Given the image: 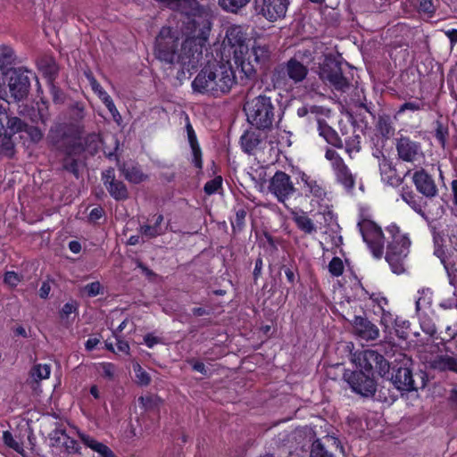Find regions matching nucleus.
Listing matches in <instances>:
<instances>
[{"instance_id": "864d4df0", "label": "nucleus", "mask_w": 457, "mask_h": 457, "mask_svg": "<svg viewBox=\"0 0 457 457\" xmlns=\"http://www.w3.org/2000/svg\"><path fill=\"white\" fill-rule=\"evenodd\" d=\"M457 336V326H447L445 328V336L443 338L445 341H450Z\"/></svg>"}, {"instance_id": "c03bdc74", "label": "nucleus", "mask_w": 457, "mask_h": 457, "mask_svg": "<svg viewBox=\"0 0 457 457\" xmlns=\"http://www.w3.org/2000/svg\"><path fill=\"white\" fill-rule=\"evenodd\" d=\"M311 457H334L332 453H328L319 441L312 445Z\"/></svg>"}, {"instance_id": "37998d69", "label": "nucleus", "mask_w": 457, "mask_h": 457, "mask_svg": "<svg viewBox=\"0 0 457 457\" xmlns=\"http://www.w3.org/2000/svg\"><path fill=\"white\" fill-rule=\"evenodd\" d=\"M89 83L92 90L98 96V97L104 101L108 96V93L101 87V85L91 76H88Z\"/></svg>"}, {"instance_id": "dca6fc26", "label": "nucleus", "mask_w": 457, "mask_h": 457, "mask_svg": "<svg viewBox=\"0 0 457 457\" xmlns=\"http://www.w3.org/2000/svg\"><path fill=\"white\" fill-rule=\"evenodd\" d=\"M417 190L427 197H433L437 193L433 179L424 170L416 171L412 177Z\"/></svg>"}, {"instance_id": "bb28decb", "label": "nucleus", "mask_w": 457, "mask_h": 457, "mask_svg": "<svg viewBox=\"0 0 457 457\" xmlns=\"http://www.w3.org/2000/svg\"><path fill=\"white\" fill-rule=\"evenodd\" d=\"M293 220L295 222L298 228L307 234H312L316 231L313 221L303 212H294Z\"/></svg>"}, {"instance_id": "680f3d73", "label": "nucleus", "mask_w": 457, "mask_h": 457, "mask_svg": "<svg viewBox=\"0 0 457 457\" xmlns=\"http://www.w3.org/2000/svg\"><path fill=\"white\" fill-rule=\"evenodd\" d=\"M193 369H194V370H195L197 372H200V373H202L204 375L207 374V370L205 368V365L203 362L195 361L193 363Z\"/></svg>"}, {"instance_id": "0eeeda50", "label": "nucleus", "mask_w": 457, "mask_h": 457, "mask_svg": "<svg viewBox=\"0 0 457 457\" xmlns=\"http://www.w3.org/2000/svg\"><path fill=\"white\" fill-rule=\"evenodd\" d=\"M432 302L433 293L429 288H422L418 291V297L415 303L416 312L422 330L430 336L436 332V326L428 319L429 314L433 313L431 309Z\"/></svg>"}, {"instance_id": "c85d7f7f", "label": "nucleus", "mask_w": 457, "mask_h": 457, "mask_svg": "<svg viewBox=\"0 0 457 457\" xmlns=\"http://www.w3.org/2000/svg\"><path fill=\"white\" fill-rule=\"evenodd\" d=\"M120 170H121L126 179L131 183L137 184L145 179L144 173L134 165L124 164L120 166Z\"/></svg>"}, {"instance_id": "58836bf2", "label": "nucleus", "mask_w": 457, "mask_h": 457, "mask_svg": "<svg viewBox=\"0 0 457 457\" xmlns=\"http://www.w3.org/2000/svg\"><path fill=\"white\" fill-rule=\"evenodd\" d=\"M138 402L145 410H152L158 405L160 399L155 395H147L140 396Z\"/></svg>"}, {"instance_id": "a19ab883", "label": "nucleus", "mask_w": 457, "mask_h": 457, "mask_svg": "<svg viewBox=\"0 0 457 457\" xmlns=\"http://www.w3.org/2000/svg\"><path fill=\"white\" fill-rule=\"evenodd\" d=\"M222 185V178L220 176L215 177L213 179L208 181L204 185V192L207 195H212L218 192V190L221 187Z\"/></svg>"}, {"instance_id": "49530a36", "label": "nucleus", "mask_w": 457, "mask_h": 457, "mask_svg": "<svg viewBox=\"0 0 457 457\" xmlns=\"http://www.w3.org/2000/svg\"><path fill=\"white\" fill-rule=\"evenodd\" d=\"M4 283L11 287H16L21 281L20 276L13 271H7L4 278Z\"/></svg>"}, {"instance_id": "20e7f679", "label": "nucleus", "mask_w": 457, "mask_h": 457, "mask_svg": "<svg viewBox=\"0 0 457 457\" xmlns=\"http://www.w3.org/2000/svg\"><path fill=\"white\" fill-rule=\"evenodd\" d=\"M247 121L258 129H270L275 119V106L270 97L260 95L248 100L244 107Z\"/></svg>"}, {"instance_id": "4c0bfd02", "label": "nucleus", "mask_w": 457, "mask_h": 457, "mask_svg": "<svg viewBox=\"0 0 457 457\" xmlns=\"http://www.w3.org/2000/svg\"><path fill=\"white\" fill-rule=\"evenodd\" d=\"M82 294L88 297H95L104 294V287L100 282L94 281L83 287Z\"/></svg>"}, {"instance_id": "f8f14e48", "label": "nucleus", "mask_w": 457, "mask_h": 457, "mask_svg": "<svg viewBox=\"0 0 457 457\" xmlns=\"http://www.w3.org/2000/svg\"><path fill=\"white\" fill-rule=\"evenodd\" d=\"M345 378L352 389L363 396L373 395L376 392V384L371 375L365 374L363 371H355L345 374Z\"/></svg>"}, {"instance_id": "1a4fd4ad", "label": "nucleus", "mask_w": 457, "mask_h": 457, "mask_svg": "<svg viewBox=\"0 0 457 457\" xmlns=\"http://www.w3.org/2000/svg\"><path fill=\"white\" fill-rule=\"evenodd\" d=\"M325 157L330 162L337 181L346 189L353 188L355 178L345 163L343 158L333 149H328Z\"/></svg>"}, {"instance_id": "2f4dec72", "label": "nucleus", "mask_w": 457, "mask_h": 457, "mask_svg": "<svg viewBox=\"0 0 457 457\" xmlns=\"http://www.w3.org/2000/svg\"><path fill=\"white\" fill-rule=\"evenodd\" d=\"M6 119V131L15 134L25 130L26 124L18 117H8L6 113L0 112Z\"/></svg>"}, {"instance_id": "7c9ffc66", "label": "nucleus", "mask_w": 457, "mask_h": 457, "mask_svg": "<svg viewBox=\"0 0 457 457\" xmlns=\"http://www.w3.org/2000/svg\"><path fill=\"white\" fill-rule=\"evenodd\" d=\"M51 374V366L49 364H36L30 370V377L36 382L49 378Z\"/></svg>"}, {"instance_id": "8fccbe9b", "label": "nucleus", "mask_w": 457, "mask_h": 457, "mask_svg": "<svg viewBox=\"0 0 457 457\" xmlns=\"http://www.w3.org/2000/svg\"><path fill=\"white\" fill-rule=\"evenodd\" d=\"M395 318L393 314L385 309L381 310V324L384 325L386 328H387L393 326Z\"/></svg>"}, {"instance_id": "9b49d317", "label": "nucleus", "mask_w": 457, "mask_h": 457, "mask_svg": "<svg viewBox=\"0 0 457 457\" xmlns=\"http://www.w3.org/2000/svg\"><path fill=\"white\" fill-rule=\"evenodd\" d=\"M269 190L278 201L284 203L294 194L295 187L287 173L277 171L270 181Z\"/></svg>"}, {"instance_id": "c9c22d12", "label": "nucleus", "mask_w": 457, "mask_h": 457, "mask_svg": "<svg viewBox=\"0 0 457 457\" xmlns=\"http://www.w3.org/2000/svg\"><path fill=\"white\" fill-rule=\"evenodd\" d=\"M436 10V7L432 0H418V12L427 18H432Z\"/></svg>"}, {"instance_id": "09e8293b", "label": "nucleus", "mask_w": 457, "mask_h": 457, "mask_svg": "<svg viewBox=\"0 0 457 457\" xmlns=\"http://www.w3.org/2000/svg\"><path fill=\"white\" fill-rule=\"evenodd\" d=\"M422 107L423 103L421 101L408 102L401 105L399 112H403L407 110L414 112L420 110Z\"/></svg>"}, {"instance_id": "13d9d810", "label": "nucleus", "mask_w": 457, "mask_h": 457, "mask_svg": "<svg viewBox=\"0 0 457 457\" xmlns=\"http://www.w3.org/2000/svg\"><path fill=\"white\" fill-rule=\"evenodd\" d=\"M76 307L74 303H67L62 306V315L68 317L70 314H71L73 312H75Z\"/></svg>"}, {"instance_id": "4468645a", "label": "nucleus", "mask_w": 457, "mask_h": 457, "mask_svg": "<svg viewBox=\"0 0 457 457\" xmlns=\"http://www.w3.org/2000/svg\"><path fill=\"white\" fill-rule=\"evenodd\" d=\"M396 150L399 158L404 162H413L423 157L420 144L408 137H401L398 139Z\"/></svg>"}, {"instance_id": "f03ea898", "label": "nucleus", "mask_w": 457, "mask_h": 457, "mask_svg": "<svg viewBox=\"0 0 457 457\" xmlns=\"http://www.w3.org/2000/svg\"><path fill=\"white\" fill-rule=\"evenodd\" d=\"M167 7L185 13L187 21L180 38L178 29L162 27L154 42V55L161 62L183 72L195 69L212 30V11L195 0H159Z\"/></svg>"}, {"instance_id": "39448f33", "label": "nucleus", "mask_w": 457, "mask_h": 457, "mask_svg": "<svg viewBox=\"0 0 457 457\" xmlns=\"http://www.w3.org/2000/svg\"><path fill=\"white\" fill-rule=\"evenodd\" d=\"M353 361L360 368L359 371L373 376L378 373L383 377L389 371V363L384 356L374 350H365L354 354Z\"/></svg>"}, {"instance_id": "f3484780", "label": "nucleus", "mask_w": 457, "mask_h": 457, "mask_svg": "<svg viewBox=\"0 0 457 457\" xmlns=\"http://www.w3.org/2000/svg\"><path fill=\"white\" fill-rule=\"evenodd\" d=\"M299 179V183L303 184V189L306 195H312L317 199H322L326 195V191L321 182L315 178L301 172Z\"/></svg>"}, {"instance_id": "2eb2a0df", "label": "nucleus", "mask_w": 457, "mask_h": 457, "mask_svg": "<svg viewBox=\"0 0 457 457\" xmlns=\"http://www.w3.org/2000/svg\"><path fill=\"white\" fill-rule=\"evenodd\" d=\"M103 181L110 195L116 200H125L129 194L126 186L115 179L113 169H109L103 173Z\"/></svg>"}, {"instance_id": "f704fd0d", "label": "nucleus", "mask_w": 457, "mask_h": 457, "mask_svg": "<svg viewBox=\"0 0 457 457\" xmlns=\"http://www.w3.org/2000/svg\"><path fill=\"white\" fill-rule=\"evenodd\" d=\"M14 154V144L10 136L0 137V155L12 157Z\"/></svg>"}, {"instance_id": "6e6552de", "label": "nucleus", "mask_w": 457, "mask_h": 457, "mask_svg": "<svg viewBox=\"0 0 457 457\" xmlns=\"http://www.w3.org/2000/svg\"><path fill=\"white\" fill-rule=\"evenodd\" d=\"M28 72L23 68H17L7 71L6 74H4L8 81L9 93L14 101L23 99L29 93L30 82L27 75Z\"/></svg>"}, {"instance_id": "ddd939ff", "label": "nucleus", "mask_w": 457, "mask_h": 457, "mask_svg": "<svg viewBox=\"0 0 457 457\" xmlns=\"http://www.w3.org/2000/svg\"><path fill=\"white\" fill-rule=\"evenodd\" d=\"M320 77L329 82L337 90H345L349 87L348 80L343 76L340 66L334 62L327 63L321 69Z\"/></svg>"}, {"instance_id": "338daca9", "label": "nucleus", "mask_w": 457, "mask_h": 457, "mask_svg": "<svg viewBox=\"0 0 457 457\" xmlns=\"http://www.w3.org/2000/svg\"><path fill=\"white\" fill-rule=\"evenodd\" d=\"M87 140H90L91 143H94V147L90 150L91 153H94L97 150L98 145L100 144L99 138L97 135H91L88 137Z\"/></svg>"}, {"instance_id": "3c124183", "label": "nucleus", "mask_w": 457, "mask_h": 457, "mask_svg": "<svg viewBox=\"0 0 457 457\" xmlns=\"http://www.w3.org/2000/svg\"><path fill=\"white\" fill-rule=\"evenodd\" d=\"M370 298L378 304L380 310L385 309V306L387 305V299L381 295L380 294H371Z\"/></svg>"}, {"instance_id": "473e14b6", "label": "nucleus", "mask_w": 457, "mask_h": 457, "mask_svg": "<svg viewBox=\"0 0 457 457\" xmlns=\"http://www.w3.org/2000/svg\"><path fill=\"white\" fill-rule=\"evenodd\" d=\"M318 124L320 135L323 137L328 143L337 145L339 139L335 130L320 120H319Z\"/></svg>"}, {"instance_id": "052dcab7", "label": "nucleus", "mask_w": 457, "mask_h": 457, "mask_svg": "<svg viewBox=\"0 0 457 457\" xmlns=\"http://www.w3.org/2000/svg\"><path fill=\"white\" fill-rule=\"evenodd\" d=\"M99 339L96 337H90L87 340L85 346L88 351H92L96 348V346L99 344Z\"/></svg>"}, {"instance_id": "c756f323", "label": "nucleus", "mask_w": 457, "mask_h": 457, "mask_svg": "<svg viewBox=\"0 0 457 457\" xmlns=\"http://www.w3.org/2000/svg\"><path fill=\"white\" fill-rule=\"evenodd\" d=\"M402 199L417 213L422 214V199L416 195L411 190L403 187L401 193Z\"/></svg>"}, {"instance_id": "e2e57ef3", "label": "nucleus", "mask_w": 457, "mask_h": 457, "mask_svg": "<svg viewBox=\"0 0 457 457\" xmlns=\"http://www.w3.org/2000/svg\"><path fill=\"white\" fill-rule=\"evenodd\" d=\"M445 35L448 37L452 44L457 42V29H452L445 31Z\"/></svg>"}, {"instance_id": "423d86ee", "label": "nucleus", "mask_w": 457, "mask_h": 457, "mask_svg": "<svg viewBox=\"0 0 457 457\" xmlns=\"http://www.w3.org/2000/svg\"><path fill=\"white\" fill-rule=\"evenodd\" d=\"M358 228L373 257L380 259L384 253L385 240L381 228L375 222L367 219L359 221Z\"/></svg>"}, {"instance_id": "603ef678", "label": "nucleus", "mask_w": 457, "mask_h": 457, "mask_svg": "<svg viewBox=\"0 0 457 457\" xmlns=\"http://www.w3.org/2000/svg\"><path fill=\"white\" fill-rule=\"evenodd\" d=\"M103 103L105 104L108 111L111 112V114L112 115V117L114 119L116 118V116H119V112H118L113 101L112 100L111 96H108L106 99H104L103 101Z\"/></svg>"}, {"instance_id": "f257e3e1", "label": "nucleus", "mask_w": 457, "mask_h": 457, "mask_svg": "<svg viewBox=\"0 0 457 457\" xmlns=\"http://www.w3.org/2000/svg\"><path fill=\"white\" fill-rule=\"evenodd\" d=\"M272 55L270 45L253 41L248 44L245 29L230 25L222 41L221 61L203 68L191 83L195 93L220 97L237 84L233 65L247 79H253L259 69L269 64Z\"/></svg>"}, {"instance_id": "5701e85b", "label": "nucleus", "mask_w": 457, "mask_h": 457, "mask_svg": "<svg viewBox=\"0 0 457 457\" xmlns=\"http://www.w3.org/2000/svg\"><path fill=\"white\" fill-rule=\"evenodd\" d=\"M187 134L188 142L192 150V155H193V163L195 166L198 169L202 168V152L201 148L199 146V144L196 139V135L194 131V129L190 123L187 124Z\"/></svg>"}, {"instance_id": "de8ad7c7", "label": "nucleus", "mask_w": 457, "mask_h": 457, "mask_svg": "<svg viewBox=\"0 0 457 457\" xmlns=\"http://www.w3.org/2000/svg\"><path fill=\"white\" fill-rule=\"evenodd\" d=\"M24 131L28 134V136L30 137V139L34 142H38L43 137V133L41 132V130L36 127L26 126Z\"/></svg>"}, {"instance_id": "bf43d9fd", "label": "nucleus", "mask_w": 457, "mask_h": 457, "mask_svg": "<svg viewBox=\"0 0 457 457\" xmlns=\"http://www.w3.org/2000/svg\"><path fill=\"white\" fill-rule=\"evenodd\" d=\"M103 216V209L102 208H94L89 213V219L91 220H97Z\"/></svg>"}, {"instance_id": "4d7b16f0", "label": "nucleus", "mask_w": 457, "mask_h": 457, "mask_svg": "<svg viewBox=\"0 0 457 457\" xmlns=\"http://www.w3.org/2000/svg\"><path fill=\"white\" fill-rule=\"evenodd\" d=\"M439 306L445 310L453 309L454 307L457 308V302L453 298H448V299L442 301L440 303Z\"/></svg>"}, {"instance_id": "0e129e2a", "label": "nucleus", "mask_w": 457, "mask_h": 457, "mask_svg": "<svg viewBox=\"0 0 457 457\" xmlns=\"http://www.w3.org/2000/svg\"><path fill=\"white\" fill-rule=\"evenodd\" d=\"M69 249L74 253H79L81 250V245L78 241H71L69 243Z\"/></svg>"}, {"instance_id": "ea45409f", "label": "nucleus", "mask_w": 457, "mask_h": 457, "mask_svg": "<svg viewBox=\"0 0 457 457\" xmlns=\"http://www.w3.org/2000/svg\"><path fill=\"white\" fill-rule=\"evenodd\" d=\"M101 375L110 380L113 379L116 375V367L111 362H103L99 366Z\"/></svg>"}, {"instance_id": "e433bc0d", "label": "nucleus", "mask_w": 457, "mask_h": 457, "mask_svg": "<svg viewBox=\"0 0 457 457\" xmlns=\"http://www.w3.org/2000/svg\"><path fill=\"white\" fill-rule=\"evenodd\" d=\"M133 370L136 376V382L140 386H147L151 382L150 375L140 366L139 363L136 362L133 364Z\"/></svg>"}, {"instance_id": "a18cd8bd", "label": "nucleus", "mask_w": 457, "mask_h": 457, "mask_svg": "<svg viewBox=\"0 0 457 457\" xmlns=\"http://www.w3.org/2000/svg\"><path fill=\"white\" fill-rule=\"evenodd\" d=\"M378 126L379 131L386 137H389L394 133L393 127L386 119H379Z\"/></svg>"}, {"instance_id": "6e6d98bb", "label": "nucleus", "mask_w": 457, "mask_h": 457, "mask_svg": "<svg viewBox=\"0 0 457 457\" xmlns=\"http://www.w3.org/2000/svg\"><path fill=\"white\" fill-rule=\"evenodd\" d=\"M144 342L149 348H152L160 342V339L151 334H148L145 336Z\"/></svg>"}, {"instance_id": "9d476101", "label": "nucleus", "mask_w": 457, "mask_h": 457, "mask_svg": "<svg viewBox=\"0 0 457 457\" xmlns=\"http://www.w3.org/2000/svg\"><path fill=\"white\" fill-rule=\"evenodd\" d=\"M288 4V0H255L258 14L272 22L286 16Z\"/></svg>"}, {"instance_id": "5fc2aeb1", "label": "nucleus", "mask_w": 457, "mask_h": 457, "mask_svg": "<svg viewBox=\"0 0 457 457\" xmlns=\"http://www.w3.org/2000/svg\"><path fill=\"white\" fill-rule=\"evenodd\" d=\"M50 291H51L50 283L47 281H45L42 283L41 287L39 289V296L41 298L46 299L48 297Z\"/></svg>"}, {"instance_id": "cd10ccee", "label": "nucleus", "mask_w": 457, "mask_h": 457, "mask_svg": "<svg viewBox=\"0 0 457 457\" xmlns=\"http://www.w3.org/2000/svg\"><path fill=\"white\" fill-rule=\"evenodd\" d=\"M251 0H218L219 6L226 12L237 14Z\"/></svg>"}, {"instance_id": "72a5a7b5", "label": "nucleus", "mask_w": 457, "mask_h": 457, "mask_svg": "<svg viewBox=\"0 0 457 457\" xmlns=\"http://www.w3.org/2000/svg\"><path fill=\"white\" fill-rule=\"evenodd\" d=\"M3 441L6 446L14 450L18 453H24L22 443L20 440H17L10 431L3 432Z\"/></svg>"}, {"instance_id": "b1692460", "label": "nucleus", "mask_w": 457, "mask_h": 457, "mask_svg": "<svg viewBox=\"0 0 457 457\" xmlns=\"http://www.w3.org/2000/svg\"><path fill=\"white\" fill-rule=\"evenodd\" d=\"M262 144L261 135L256 132H245L241 137V146L247 154H253Z\"/></svg>"}, {"instance_id": "aec40b11", "label": "nucleus", "mask_w": 457, "mask_h": 457, "mask_svg": "<svg viewBox=\"0 0 457 457\" xmlns=\"http://www.w3.org/2000/svg\"><path fill=\"white\" fill-rule=\"evenodd\" d=\"M79 436L82 443L86 446L96 452L99 457H117L107 445L96 440L89 435L79 432Z\"/></svg>"}, {"instance_id": "412c9836", "label": "nucleus", "mask_w": 457, "mask_h": 457, "mask_svg": "<svg viewBox=\"0 0 457 457\" xmlns=\"http://www.w3.org/2000/svg\"><path fill=\"white\" fill-rule=\"evenodd\" d=\"M163 216L159 214L154 218V224H145L140 227L139 233L143 240H147L164 233L166 228L162 225Z\"/></svg>"}, {"instance_id": "6ab92c4d", "label": "nucleus", "mask_w": 457, "mask_h": 457, "mask_svg": "<svg viewBox=\"0 0 457 457\" xmlns=\"http://www.w3.org/2000/svg\"><path fill=\"white\" fill-rule=\"evenodd\" d=\"M392 383L399 390H411L414 388V380L411 370L407 367H400L391 378Z\"/></svg>"}, {"instance_id": "774afa93", "label": "nucleus", "mask_w": 457, "mask_h": 457, "mask_svg": "<svg viewBox=\"0 0 457 457\" xmlns=\"http://www.w3.org/2000/svg\"><path fill=\"white\" fill-rule=\"evenodd\" d=\"M451 187L453 194V202L457 205V179L452 181Z\"/></svg>"}, {"instance_id": "4be33fe9", "label": "nucleus", "mask_w": 457, "mask_h": 457, "mask_svg": "<svg viewBox=\"0 0 457 457\" xmlns=\"http://www.w3.org/2000/svg\"><path fill=\"white\" fill-rule=\"evenodd\" d=\"M430 367L439 371L457 373V358L447 354L436 355L430 361Z\"/></svg>"}, {"instance_id": "a878e982", "label": "nucleus", "mask_w": 457, "mask_h": 457, "mask_svg": "<svg viewBox=\"0 0 457 457\" xmlns=\"http://www.w3.org/2000/svg\"><path fill=\"white\" fill-rule=\"evenodd\" d=\"M15 61L14 51L9 46L0 47V71L3 74H6L7 71L13 70L12 65Z\"/></svg>"}, {"instance_id": "69168bd1", "label": "nucleus", "mask_w": 457, "mask_h": 457, "mask_svg": "<svg viewBox=\"0 0 457 457\" xmlns=\"http://www.w3.org/2000/svg\"><path fill=\"white\" fill-rule=\"evenodd\" d=\"M117 348L120 352L126 353H128L129 350V344L122 340H119L117 342Z\"/></svg>"}, {"instance_id": "7ed1b4c3", "label": "nucleus", "mask_w": 457, "mask_h": 457, "mask_svg": "<svg viewBox=\"0 0 457 457\" xmlns=\"http://www.w3.org/2000/svg\"><path fill=\"white\" fill-rule=\"evenodd\" d=\"M386 230L388 234L386 260L394 273L402 274L405 270L404 260L410 252L411 240L408 234L402 232L395 223L386 227Z\"/></svg>"}, {"instance_id": "a211bd4d", "label": "nucleus", "mask_w": 457, "mask_h": 457, "mask_svg": "<svg viewBox=\"0 0 457 457\" xmlns=\"http://www.w3.org/2000/svg\"><path fill=\"white\" fill-rule=\"evenodd\" d=\"M353 326L355 332L363 339L373 340L379 335L377 327L361 316L354 317Z\"/></svg>"}, {"instance_id": "79ce46f5", "label": "nucleus", "mask_w": 457, "mask_h": 457, "mask_svg": "<svg viewBox=\"0 0 457 457\" xmlns=\"http://www.w3.org/2000/svg\"><path fill=\"white\" fill-rule=\"evenodd\" d=\"M328 270L335 277L342 275L344 272V263L342 260L338 257H334L328 264Z\"/></svg>"}, {"instance_id": "393cba45", "label": "nucleus", "mask_w": 457, "mask_h": 457, "mask_svg": "<svg viewBox=\"0 0 457 457\" xmlns=\"http://www.w3.org/2000/svg\"><path fill=\"white\" fill-rule=\"evenodd\" d=\"M307 68L295 59H291L287 64V73L295 82L302 81L307 75Z\"/></svg>"}]
</instances>
